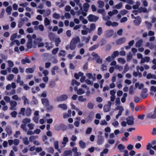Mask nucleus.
Instances as JSON below:
<instances>
[{"mask_svg": "<svg viewBox=\"0 0 156 156\" xmlns=\"http://www.w3.org/2000/svg\"><path fill=\"white\" fill-rule=\"evenodd\" d=\"M89 21L90 22H96L99 19V17L93 14H90L87 16Z\"/></svg>", "mask_w": 156, "mask_h": 156, "instance_id": "obj_1", "label": "nucleus"}, {"mask_svg": "<svg viewBox=\"0 0 156 156\" xmlns=\"http://www.w3.org/2000/svg\"><path fill=\"white\" fill-rule=\"evenodd\" d=\"M68 98V96L64 94L57 97L56 98V100L57 102H61L66 100Z\"/></svg>", "mask_w": 156, "mask_h": 156, "instance_id": "obj_2", "label": "nucleus"}, {"mask_svg": "<svg viewBox=\"0 0 156 156\" xmlns=\"http://www.w3.org/2000/svg\"><path fill=\"white\" fill-rule=\"evenodd\" d=\"M134 118L133 116H129L126 119V123L129 125H132L134 124Z\"/></svg>", "mask_w": 156, "mask_h": 156, "instance_id": "obj_3", "label": "nucleus"}, {"mask_svg": "<svg viewBox=\"0 0 156 156\" xmlns=\"http://www.w3.org/2000/svg\"><path fill=\"white\" fill-rule=\"evenodd\" d=\"M147 117L148 118L151 119H154L156 118V107L155 108L154 114H152L151 113H149L147 114Z\"/></svg>", "mask_w": 156, "mask_h": 156, "instance_id": "obj_4", "label": "nucleus"}, {"mask_svg": "<svg viewBox=\"0 0 156 156\" xmlns=\"http://www.w3.org/2000/svg\"><path fill=\"white\" fill-rule=\"evenodd\" d=\"M104 141V138L101 136H98V140L97 143L98 145H100L102 144Z\"/></svg>", "mask_w": 156, "mask_h": 156, "instance_id": "obj_5", "label": "nucleus"}, {"mask_svg": "<svg viewBox=\"0 0 156 156\" xmlns=\"http://www.w3.org/2000/svg\"><path fill=\"white\" fill-rule=\"evenodd\" d=\"M114 31L112 29H110L106 31V35L108 37H110L114 34Z\"/></svg>", "mask_w": 156, "mask_h": 156, "instance_id": "obj_6", "label": "nucleus"}, {"mask_svg": "<svg viewBox=\"0 0 156 156\" xmlns=\"http://www.w3.org/2000/svg\"><path fill=\"white\" fill-rule=\"evenodd\" d=\"M126 41V39L125 37H122L118 39L116 41L117 45H121Z\"/></svg>", "mask_w": 156, "mask_h": 156, "instance_id": "obj_7", "label": "nucleus"}, {"mask_svg": "<svg viewBox=\"0 0 156 156\" xmlns=\"http://www.w3.org/2000/svg\"><path fill=\"white\" fill-rule=\"evenodd\" d=\"M141 22V18L139 16H138L137 19L133 21V22L135 25L136 26H139Z\"/></svg>", "mask_w": 156, "mask_h": 156, "instance_id": "obj_8", "label": "nucleus"}, {"mask_svg": "<svg viewBox=\"0 0 156 156\" xmlns=\"http://www.w3.org/2000/svg\"><path fill=\"white\" fill-rule=\"evenodd\" d=\"M94 76H93L92 74L90 73H87L86 74V76L89 79H92L93 81H94L96 80L95 74H94Z\"/></svg>", "mask_w": 156, "mask_h": 156, "instance_id": "obj_9", "label": "nucleus"}, {"mask_svg": "<svg viewBox=\"0 0 156 156\" xmlns=\"http://www.w3.org/2000/svg\"><path fill=\"white\" fill-rule=\"evenodd\" d=\"M5 130L9 136L12 135V128L10 126H7L5 128Z\"/></svg>", "mask_w": 156, "mask_h": 156, "instance_id": "obj_10", "label": "nucleus"}, {"mask_svg": "<svg viewBox=\"0 0 156 156\" xmlns=\"http://www.w3.org/2000/svg\"><path fill=\"white\" fill-rule=\"evenodd\" d=\"M63 156H72V153L71 150L65 151L63 154Z\"/></svg>", "mask_w": 156, "mask_h": 156, "instance_id": "obj_11", "label": "nucleus"}, {"mask_svg": "<svg viewBox=\"0 0 156 156\" xmlns=\"http://www.w3.org/2000/svg\"><path fill=\"white\" fill-rule=\"evenodd\" d=\"M80 41V39L78 37H76L73 38L71 41V42L76 44Z\"/></svg>", "mask_w": 156, "mask_h": 156, "instance_id": "obj_12", "label": "nucleus"}, {"mask_svg": "<svg viewBox=\"0 0 156 156\" xmlns=\"http://www.w3.org/2000/svg\"><path fill=\"white\" fill-rule=\"evenodd\" d=\"M79 144L80 148L82 149L84 148L86 146L85 143L83 142V141L82 140L79 141Z\"/></svg>", "mask_w": 156, "mask_h": 156, "instance_id": "obj_13", "label": "nucleus"}, {"mask_svg": "<svg viewBox=\"0 0 156 156\" xmlns=\"http://www.w3.org/2000/svg\"><path fill=\"white\" fill-rule=\"evenodd\" d=\"M32 113V110L29 108H28L25 110V114L27 116H29L31 115Z\"/></svg>", "mask_w": 156, "mask_h": 156, "instance_id": "obj_14", "label": "nucleus"}, {"mask_svg": "<svg viewBox=\"0 0 156 156\" xmlns=\"http://www.w3.org/2000/svg\"><path fill=\"white\" fill-rule=\"evenodd\" d=\"M41 101L42 103L44 105H45L46 106H49V102L48 100L46 98H42L41 99Z\"/></svg>", "mask_w": 156, "mask_h": 156, "instance_id": "obj_15", "label": "nucleus"}, {"mask_svg": "<svg viewBox=\"0 0 156 156\" xmlns=\"http://www.w3.org/2000/svg\"><path fill=\"white\" fill-rule=\"evenodd\" d=\"M111 107L107 105H105L103 108V110L104 112H107L110 111Z\"/></svg>", "mask_w": 156, "mask_h": 156, "instance_id": "obj_16", "label": "nucleus"}, {"mask_svg": "<svg viewBox=\"0 0 156 156\" xmlns=\"http://www.w3.org/2000/svg\"><path fill=\"white\" fill-rule=\"evenodd\" d=\"M138 12L140 13H141L142 12L144 13H146L147 12V11L146 8L141 7L138 9Z\"/></svg>", "mask_w": 156, "mask_h": 156, "instance_id": "obj_17", "label": "nucleus"}, {"mask_svg": "<svg viewBox=\"0 0 156 156\" xmlns=\"http://www.w3.org/2000/svg\"><path fill=\"white\" fill-rule=\"evenodd\" d=\"M83 6L84 11L85 12H87L90 6L87 3H86L83 4Z\"/></svg>", "mask_w": 156, "mask_h": 156, "instance_id": "obj_18", "label": "nucleus"}, {"mask_svg": "<svg viewBox=\"0 0 156 156\" xmlns=\"http://www.w3.org/2000/svg\"><path fill=\"white\" fill-rule=\"evenodd\" d=\"M63 126H64V125L63 124H61L59 125H56L55 126V129L56 130L59 131L61 129Z\"/></svg>", "mask_w": 156, "mask_h": 156, "instance_id": "obj_19", "label": "nucleus"}, {"mask_svg": "<svg viewBox=\"0 0 156 156\" xmlns=\"http://www.w3.org/2000/svg\"><path fill=\"white\" fill-rule=\"evenodd\" d=\"M118 148L120 152H122L123 151V150L125 148V147L122 144H120L118 146Z\"/></svg>", "mask_w": 156, "mask_h": 156, "instance_id": "obj_20", "label": "nucleus"}, {"mask_svg": "<svg viewBox=\"0 0 156 156\" xmlns=\"http://www.w3.org/2000/svg\"><path fill=\"white\" fill-rule=\"evenodd\" d=\"M48 37L50 40L51 41H52L55 39V35L52 32L49 33Z\"/></svg>", "mask_w": 156, "mask_h": 156, "instance_id": "obj_21", "label": "nucleus"}, {"mask_svg": "<svg viewBox=\"0 0 156 156\" xmlns=\"http://www.w3.org/2000/svg\"><path fill=\"white\" fill-rule=\"evenodd\" d=\"M58 108H60L64 110H66L67 108V106L64 104H59L58 105Z\"/></svg>", "mask_w": 156, "mask_h": 156, "instance_id": "obj_22", "label": "nucleus"}, {"mask_svg": "<svg viewBox=\"0 0 156 156\" xmlns=\"http://www.w3.org/2000/svg\"><path fill=\"white\" fill-rule=\"evenodd\" d=\"M143 42L142 39H140L137 41L136 44V47H140L142 44Z\"/></svg>", "mask_w": 156, "mask_h": 156, "instance_id": "obj_23", "label": "nucleus"}, {"mask_svg": "<svg viewBox=\"0 0 156 156\" xmlns=\"http://www.w3.org/2000/svg\"><path fill=\"white\" fill-rule=\"evenodd\" d=\"M21 63L22 64H25L26 63H30V60L28 58H26L25 59H22L21 60Z\"/></svg>", "mask_w": 156, "mask_h": 156, "instance_id": "obj_24", "label": "nucleus"}, {"mask_svg": "<svg viewBox=\"0 0 156 156\" xmlns=\"http://www.w3.org/2000/svg\"><path fill=\"white\" fill-rule=\"evenodd\" d=\"M55 46L56 47H58L59 44L61 42V41L59 37H58L55 38Z\"/></svg>", "mask_w": 156, "mask_h": 156, "instance_id": "obj_25", "label": "nucleus"}, {"mask_svg": "<svg viewBox=\"0 0 156 156\" xmlns=\"http://www.w3.org/2000/svg\"><path fill=\"white\" fill-rule=\"evenodd\" d=\"M99 46V45L98 44L94 45L89 48V50L90 51H93L97 48Z\"/></svg>", "mask_w": 156, "mask_h": 156, "instance_id": "obj_26", "label": "nucleus"}, {"mask_svg": "<svg viewBox=\"0 0 156 156\" xmlns=\"http://www.w3.org/2000/svg\"><path fill=\"white\" fill-rule=\"evenodd\" d=\"M66 2L65 1H63L61 3L58 2H56V5H59L60 3V4L58 6L59 8H62L64 7L65 6V3H66Z\"/></svg>", "mask_w": 156, "mask_h": 156, "instance_id": "obj_27", "label": "nucleus"}, {"mask_svg": "<svg viewBox=\"0 0 156 156\" xmlns=\"http://www.w3.org/2000/svg\"><path fill=\"white\" fill-rule=\"evenodd\" d=\"M51 12L50 10L48 9L45 10V12H44V15L45 16H48L50 14Z\"/></svg>", "mask_w": 156, "mask_h": 156, "instance_id": "obj_28", "label": "nucleus"}, {"mask_svg": "<svg viewBox=\"0 0 156 156\" xmlns=\"http://www.w3.org/2000/svg\"><path fill=\"white\" fill-rule=\"evenodd\" d=\"M119 52L118 51H115L113 52L112 55V57L113 58H115L117 56L119 55Z\"/></svg>", "mask_w": 156, "mask_h": 156, "instance_id": "obj_29", "label": "nucleus"}, {"mask_svg": "<svg viewBox=\"0 0 156 156\" xmlns=\"http://www.w3.org/2000/svg\"><path fill=\"white\" fill-rule=\"evenodd\" d=\"M30 119L26 118L23 120L22 122L23 124L26 125L27 124L30 123Z\"/></svg>", "mask_w": 156, "mask_h": 156, "instance_id": "obj_30", "label": "nucleus"}, {"mask_svg": "<svg viewBox=\"0 0 156 156\" xmlns=\"http://www.w3.org/2000/svg\"><path fill=\"white\" fill-rule=\"evenodd\" d=\"M11 105L12 106L10 108L11 110L13 109V107L16 106L17 105L16 102L15 101H12L10 102Z\"/></svg>", "mask_w": 156, "mask_h": 156, "instance_id": "obj_31", "label": "nucleus"}, {"mask_svg": "<svg viewBox=\"0 0 156 156\" xmlns=\"http://www.w3.org/2000/svg\"><path fill=\"white\" fill-rule=\"evenodd\" d=\"M76 47V44L70 42V48L71 50H74Z\"/></svg>", "mask_w": 156, "mask_h": 156, "instance_id": "obj_32", "label": "nucleus"}, {"mask_svg": "<svg viewBox=\"0 0 156 156\" xmlns=\"http://www.w3.org/2000/svg\"><path fill=\"white\" fill-rule=\"evenodd\" d=\"M23 143L25 145H28L30 143L29 141L28 140V138L27 137H25L23 139Z\"/></svg>", "mask_w": 156, "mask_h": 156, "instance_id": "obj_33", "label": "nucleus"}, {"mask_svg": "<svg viewBox=\"0 0 156 156\" xmlns=\"http://www.w3.org/2000/svg\"><path fill=\"white\" fill-rule=\"evenodd\" d=\"M12 10V7L10 6L8 7L6 9V11L8 13V15H9L11 13V12Z\"/></svg>", "mask_w": 156, "mask_h": 156, "instance_id": "obj_34", "label": "nucleus"}, {"mask_svg": "<svg viewBox=\"0 0 156 156\" xmlns=\"http://www.w3.org/2000/svg\"><path fill=\"white\" fill-rule=\"evenodd\" d=\"M47 150V151L50 153L51 154H53L54 152V149L53 147H50L46 149Z\"/></svg>", "mask_w": 156, "mask_h": 156, "instance_id": "obj_35", "label": "nucleus"}, {"mask_svg": "<svg viewBox=\"0 0 156 156\" xmlns=\"http://www.w3.org/2000/svg\"><path fill=\"white\" fill-rule=\"evenodd\" d=\"M25 108H22L19 112V113L20 114L22 115L23 116L25 115Z\"/></svg>", "mask_w": 156, "mask_h": 156, "instance_id": "obj_36", "label": "nucleus"}, {"mask_svg": "<svg viewBox=\"0 0 156 156\" xmlns=\"http://www.w3.org/2000/svg\"><path fill=\"white\" fill-rule=\"evenodd\" d=\"M76 84L77 86H78L80 85V83L79 82H78L77 80H73L72 81L71 84L73 86L75 84Z\"/></svg>", "mask_w": 156, "mask_h": 156, "instance_id": "obj_37", "label": "nucleus"}, {"mask_svg": "<svg viewBox=\"0 0 156 156\" xmlns=\"http://www.w3.org/2000/svg\"><path fill=\"white\" fill-rule=\"evenodd\" d=\"M108 151V150L107 148L105 149L102 151L101 152L100 154V156H103L104 154H107Z\"/></svg>", "mask_w": 156, "mask_h": 156, "instance_id": "obj_38", "label": "nucleus"}, {"mask_svg": "<svg viewBox=\"0 0 156 156\" xmlns=\"http://www.w3.org/2000/svg\"><path fill=\"white\" fill-rule=\"evenodd\" d=\"M84 93V90L81 88L79 89L77 91V93L78 95H81Z\"/></svg>", "mask_w": 156, "mask_h": 156, "instance_id": "obj_39", "label": "nucleus"}, {"mask_svg": "<svg viewBox=\"0 0 156 156\" xmlns=\"http://www.w3.org/2000/svg\"><path fill=\"white\" fill-rule=\"evenodd\" d=\"M78 100L80 101L84 102L87 100L86 98H84L83 96H79L78 98Z\"/></svg>", "mask_w": 156, "mask_h": 156, "instance_id": "obj_40", "label": "nucleus"}, {"mask_svg": "<svg viewBox=\"0 0 156 156\" xmlns=\"http://www.w3.org/2000/svg\"><path fill=\"white\" fill-rule=\"evenodd\" d=\"M24 23V20L21 19L19 22V24L18 25L19 28H21Z\"/></svg>", "mask_w": 156, "mask_h": 156, "instance_id": "obj_41", "label": "nucleus"}, {"mask_svg": "<svg viewBox=\"0 0 156 156\" xmlns=\"http://www.w3.org/2000/svg\"><path fill=\"white\" fill-rule=\"evenodd\" d=\"M34 71V69L32 68H27L26 69V72L28 73H32Z\"/></svg>", "mask_w": 156, "mask_h": 156, "instance_id": "obj_42", "label": "nucleus"}, {"mask_svg": "<svg viewBox=\"0 0 156 156\" xmlns=\"http://www.w3.org/2000/svg\"><path fill=\"white\" fill-rule=\"evenodd\" d=\"M44 23L45 26H48L50 23V21L46 17L44 20Z\"/></svg>", "mask_w": 156, "mask_h": 156, "instance_id": "obj_43", "label": "nucleus"}, {"mask_svg": "<svg viewBox=\"0 0 156 156\" xmlns=\"http://www.w3.org/2000/svg\"><path fill=\"white\" fill-rule=\"evenodd\" d=\"M98 3L99 4V7L102 8L104 5L105 3L102 1L101 0L98 1Z\"/></svg>", "mask_w": 156, "mask_h": 156, "instance_id": "obj_44", "label": "nucleus"}, {"mask_svg": "<svg viewBox=\"0 0 156 156\" xmlns=\"http://www.w3.org/2000/svg\"><path fill=\"white\" fill-rule=\"evenodd\" d=\"M54 147L55 149L58 150L59 146H58V141H55L54 143ZM59 150H60V149H59V150H58V151H59Z\"/></svg>", "mask_w": 156, "mask_h": 156, "instance_id": "obj_45", "label": "nucleus"}, {"mask_svg": "<svg viewBox=\"0 0 156 156\" xmlns=\"http://www.w3.org/2000/svg\"><path fill=\"white\" fill-rule=\"evenodd\" d=\"M122 6V2H120L118 4L116 5L115 6V8L118 9H120L121 8Z\"/></svg>", "mask_w": 156, "mask_h": 156, "instance_id": "obj_46", "label": "nucleus"}, {"mask_svg": "<svg viewBox=\"0 0 156 156\" xmlns=\"http://www.w3.org/2000/svg\"><path fill=\"white\" fill-rule=\"evenodd\" d=\"M87 107L88 108L92 109L94 108V104L91 102H89L87 104Z\"/></svg>", "mask_w": 156, "mask_h": 156, "instance_id": "obj_47", "label": "nucleus"}, {"mask_svg": "<svg viewBox=\"0 0 156 156\" xmlns=\"http://www.w3.org/2000/svg\"><path fill=\"white\" fill-rule=\"evenodd\" d=\"M20 127L24 131L26 132H27V129L26 128V125L25 124H22L21 126Z\"/></svg>", "mask_w": 156, "mask_h": 156, "instance_id": "obj_48", "label": "nucleus"}, {"mask_svg": "<svg viewBox=\"0 0 156 156\" xmlns=\"http://www.w3.org/2000/svg\"><path fill=\"white\" fill-rule=\"evenodd\" d=\"M56 83L55 81H50L49 83V86L51 88H53L55 86Z\"/></svg>", "mask_w": 156, "mask_h": 156, "instance_id": "obj_49", "label": "nucleus"}, {"mask_svg": "<svg viewBox=\"0 0 156 156\" xmlns=\"http://www.w3.org/2000/svg\"><path fill=\"white\" fill-rule=\"evenodd\" d=\"M66 55L65 51L64 50H62L60 51V52L58 54L59 56H62L63 57L65 56Z\"/></svg>", "mask_w": 156, "mask_h": 156, "instance_id": "obj_50", "label": "nucleus"}, {"mask_svg": "<svg viewBox=\"0 0 156 156\" xmlns=\"http://www.w3.org/2000/svg\"><path fill=\"white\" fill-rule=\"evenodd\" d=\"M68 141V139L67 137H64L62 144H65Z\"/></svg>", "mask_w": 156, "mask_h": 156, "instance_id": "obj_51", "label": "nucleus"}, {"mask_svg": "<svg viewBox=\"0 0 156 156\" xmlns=\"http://www.w3.org/2000/svg\"><path fill=\"white\" fill-rule=\"evenodd\" d=\"M102 33V29L101 27H99L98 30L97 34L98 35H101Z\"/></svg>", "mask_w": 156, "mask_h": 156, "instance_id": "obj_52", "label": "nucleus"}, {"mask_svg": "<svg viewBox=\"0 0 156 156\" xmlns=\"http://www.w3.org/2000/svg\"><path fill=\"white\" fill-rule=\"evenodd\" d=\"M98 13L101 14L102 15H104L105 14V10L103 9H98Z\"/></svg>", "mask_w": 156, "mask_h": 156, "instance_id": "obj_53", "label": "nucleus"}, {"mask_svg": "<svg viewBox=\"0 0 156 156\" xmlns=\"http://www.w3.org/2000/svg\"><path fill=\"white\" fill-rule=\"evenodd\" d=\"M53 17L55 19H58L60 18V16L59 14L55 13L53 14Z\"/></svg>", "mask_w": 156, "mask_h": 156, "instance_id": "obj_54", "label": "nucleus"}, {"mask_svg": "<svg viewBox=\"0 0 156 156\" xmlns=\"http://www.w3.org/2000/svg\"><path fill=\"white\" fill-rule=\"evenodd\" d=\"M145 115L144 114L142 115H139L137 116V118L139 119H141V120H144Z\"/></svg>", "mask_w": 156, "mask_h": 156, "instance_id": "obj_55", "label": "nucleus"}, {"mask_svg": "<svg viewBox=\"0 0 156 156\" xmlns=\"http://www.w3.org/2000/svg\"><path fill=\"white\" fill-rule=\"evenodd\" d=\"M19 143V140L18 139H15L13 140V143L15 145H18Z\"/></svg>", "mask_w": 156, "mask_h": 156, "instance_id": "obj_56", "label": "nucleus"}, {"mask_svg": "<svg viewBox=\"0 0 156 156\" xmlns=\"http://www.w3.org/2000/svg\"><path fill=\"white\" fill-rule=\"evenodd\" d=\"M59 48H54L52 51V53L53 55H55L58 52Z\"/></svg>", "mask_w": 156, "mask_h": 156, "instance_id": "obj_57", "label": "nucleus"}, {"mask_svg": "<svg viewBox=\"0 0 156 156\" xmlns=\"http://www.w3.org/2000/svg\"><path fill=\"white\" fill-rule=\"evenodd\" d=\"M27 126L29 127V129L31 130L34 129V124H32V123H29L28 124Z\"/></svg>", "mask_w": 156, "mask_h": 156, "instance_id": "obj_58", "label": "nucleus"}, {"mask_svg": "<svg viewBox=\"0 0 156 156\" xmlns=\"http://www.w3.org/2000/svg\"><path fill=\"white\" fill-rule=\"evenodd\" d=\"M95 25L94 23H91L90 26V28L91 30H94L95 29Z\"/></svg>", "mask_w": 156, "mask_h": 156, "instance_id": "obj_59", "label": "nucleus"}, {"mask_svg": "<svg viewBox=\"0 0 156 156\" xmlns=\"http://www.w3.org/2000/svg\"><path fill=\"white\" fill-rule=\"evenodd\" d=\"M4 99L6 102H10V98L9 97L7 96H5Z\"/></svg>", "mask_w": 156, "mask_h": 156, "instance_id": "obj_60", "label": "nucleus"}, {"mask_svg": "<svg viewBox=\"0 0 156 156\" xmlns=\"http://www.w3.org/2000/svg\"><path fill=\"white\" fill-rule=\"evenodd\" d=\"M140 96L142 99H144L147 97V95L146 94H145V93L141 92V94L140 95Z\"/></svg>", "mask_w": 156, "mask_h": 156, "instance_id": "obj_61", "label": "nucleus"}, {"mask_svg": "<svg viewBox=\"0 0 156 156\" xmlns=\"http://www.w3.org/2000/svg\"><path fill=\"white\" fill-rule=\"evenodd\" d=\"M17 114V112L16 111H14L12 112L11 113V115L12 117L15 118L16 117Z\"/></svg>", "mask_w": 156, "mask_h": 156, "instance_id": "obj_62", "label": "nucleus"}, {"mask_svg": "<svg viewBox=\"0 0 156 156\" xmlns=\"http://www.w3.org/2000/svg\"><path fill=\"white\" fill-rule=\"evenodd\" d=\"M92 129L91 127L88 128L86 131V133L87 134H90L92 131Z\"/></svg>", "mask_w": 156, "mask_h": 156, "instance_id": "obj_63", "label": "nucleus"}, {"mask_svg": "<svg viewBox=\"0 0 156 156\" xmlns=\"http://www.w3.org/2000/svg\"><path fill=\"white\" fill-rule=\"evenodd\" d=\"M12 72L15 74H17L19 72L18 69L16 67L13 68L12 69Z\"/></svg>", "mask_w": 156, "mask_h": 156, "instance_id": "obj_64", "label": "nucleus"}]
</instances>
